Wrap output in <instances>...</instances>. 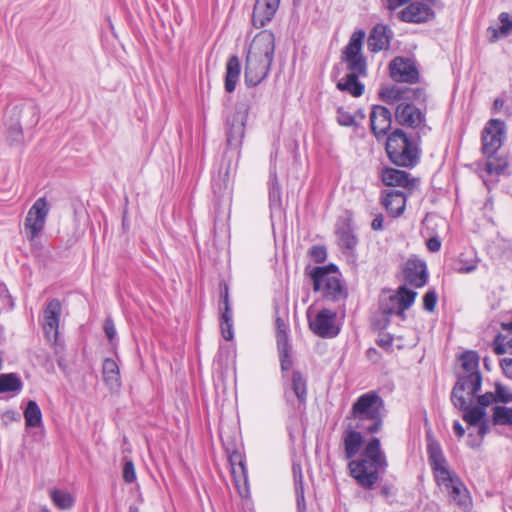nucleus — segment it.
I'll use <instances>...</instances> for the list:
<instances>
[{
    "instance_id": "nucleus-1",
    "label": "nucleus",
    "mask_w": 512,
    "mask_h": 512,
    "mask_svg": "<svg viewBox=\"0 0 512 512\" xmlns=\"http://www.w3.org/2000/svg\"><path fill=\"white\" fill-rule=\"evenodd\" d=\"M365 36V31L362 29L355 30L351 34L341 54V61L346 63L349 73L336 84L339 91L346 92L355 98L362 96L365 91V85L359 81V78L368 75L367 59L362 53Z\"/></svg>"
},
{
    "instance_id": "nucleus-2",
    "label": "nucleus",
    "mask_w": 512,
    "mask_h": 512,
    "mask_svg": "<svg viewBox=\"0 0 512 512\" xmlns=\"http://www.w3.org/2000/svg\"><path fill=\"white\" fill-rule=\"evenodd\" d=\"M426 441L428 461L437 485L445 489L450 501L460 508H467L469 505L468 491L460 478L448 469L442 447L431 431L427 432Z\"/></svg>"
},
{
    "instance_id": "nucleus-3",
    "label": "nucleus",
    "mask_w": 512,
    "mask_h": 512,
    "mask_svg": "<svg viewBox=\"0 0 512 512\" xmlns=\"http://www.w3.org/2000/svg\"><path fill=\"white\" fill-rule=\"evenodd\" d=\"M387 466L386 455L377 437L368 441L360 458L348 463L350 476L364 489H372L379 481L380 473L384 472Z\"/></svg>"
},
{
    "instance_id": "nucleus-4",
    "label": "nucleus",
    "mask_w": 512,
    "mask_h": 512,
    "mask_svg": "<svg viewBox=\"0 0 512 512\" xmlns=\"http://www.w3.org/2000/svg\"><path fill=\"white\" fill-rule=\"evenodd\" d=\"M384 407V400L378 392L368 391L354 401L346 418L356 421L355 428L376 434L383 428Z\"/></svg>"
},
{
    "instance_id": "nucleus-5",
    "label": "nucleus",
    "mask_w": 512,
    "mask_h": 512,
    "mask_svg": "<svg viewBox=\"0 0 512 512\" xmlns=\"http://www.w3.org/2000/svg\"><path fill=\"white\" fill-rule=\"evenodd\" d=\"M419 133L409 136L403 129L396 128L386 139L385 151L389 160L398 167L414 168L420 162Z\"/></svg>"
},
{
    "instance_id": "nucleus-6",
    "label": "nucleus",
    "mask_w": 512,
    "mask_h": 512,
    "mask_svg": "<svg viewBox=\"0 0 512 512\" xmlns=\"http://www.w3.org/2000/svg\"><path fill=\"white\" fill-rule=\"evenodd\" d=\"M427 95L424 100H407L397 104L395 121L404 127L416 130V133L426 134L431 128L427 124Z\"/></svg>"
},
{
    "instance_id": "nucleus-7",
    "label": "nucleus",
    "mask_w": 512,
    "mask_h": 512,
    "mask_svg": "<svg viewBox=\"0 0 512 512\" xmlns=\"http://www.w3.org/2000/svg\"><path fill=\"white\" fill-rule=\"evenodd\" d=\"M250 110V101L246 96L241 97L235 111L226 118V143L229 149L238 150L245 136V126Z\"/></svg>"
},
{
    "instance_id": "nucleus-8",
    "label": "nucleus",
    "mask_w": 512,
    "mask_h": 512,
    "mask_svg": "<svg viewBox=\"0 0 512 512\" xmlns=\"http://www.w3.org/2000/svg\"><path fill=\"white\" fill-rule=\"evenodd\" d=\"M5 115L9 119L23 124L26 129H31L40 120V108L32 98L18 99L8 105Z\"/></svg>"
},
{
    "instance_id": "nucleus-9",
    "label": "nucleus",
    "mask_w": 512,
    "mask_h": 512,
    "mask_svg": "<svg viewBox=\"0 0 512 512\" xmlns=\"http://www.w3.org/2000/svg\"><path fill=\"white\" fill-rule=\"evenodd\" d=\"M506 138V125L500 119H490L481 135L482 153L486 157L496 154L504 143Z\"/></svg>"
},
{
    "instance_id": "nucleus-10",
    "label": "nucleus",
    "mask_w": 512,
    "mask_h": 512,
    "mask_svg": "<svg viewBox=\"0 0 512 512\" xmlns=\"http://www.w3.org/2000/svg\"><path fill=\"white\" fill-rule=\"evenodd\" d=\"M381 100L389 105L399 104L407 100H424L425 90L421 87H406L401 85H392L380 90Z\"/></svg>"
},
{
    "instance_id": "nucleus-11",
    "label": "nucleus",
    "mask_w": 512,
    "mask_h": 512,
    "mask_svg": "<svg viewBox=\"0 0 512 512\" xmlns=\"http://www.w3.org/2000/svg\"><path fill=\"white\" fill-rule=\"evenodd\" d=\"M482 387V375L480 371L461 375L458 377L451 391V402H458L461 406L465 404L464 392L467 390L470 397L476 396Z\"/></svg>"
},
{
    "instance_id": "nucleus-12",
    "label": "nucleus",
    "mask_w": 512,
    "mask_h": 512,
    "mask_svg": "<svg viewBox=\"0 0 512 512\" xmlns=\"http://www.w3.org/2000/svg\"><path fill=\"white\" fill-rule=\"evenodd\" d=\"M337 313L329 309L320 310L314 319L309 318L310 330L321 338H334L340 329L335 325Z\"/></svg>"
},
{
    "instance_id": "nucleus-13",
    "label": "nucleus",
    "mask_w": 512,
    "mask_h": 512,
    "mask_svg": "<svg viewBox=\"0 0 512 512\" xmlns=\"http://www.w3.org/2000/svg\"><path fill=\"white\" fill-rule=\"evenodd\" d=\"M389 70L390 77L396 82L414 84L419 81V70L410 58L395 57L389 64Z\"/></svg>"
},
{
    "instance_id": "nucleus-14",
    "label": "nucleus",
    "mask_w": 512,
    "mask_h": 512,
    "mask_svg": "<svg viewBox=\"0 0 512 512\" xmlns=\"http://www.w3.org/2000/svg\"><path fill=\"white\" fill-rule=\"evenodd\" d=\"M352 223L353 214L350 211H346V216L340 219L335 230L338 246L347 255L354 253L359 242Z\"/></svg>"
},
{
    "instance_id": "nucleus-15",
    "label": "nucleus",
    "mask_w": 512,
    "mask_h": 512,
    "mask_svg": "<svg viewBox=\"0 0 512 512\" xmlns=\"http://www.w3.org/2000/svg\"><path fill=\"white\" fill-rule=\"evenodd\" d=\"M272 62L247 54L244 72L246 86L255 87L260 84L268 76Z\"/></svg>"
},
{
    "instance_id": "nucleus-16",
    "label": "nucleus",
    "mask_w": 512,
    "mask_h": 512,
    "mask_svg": "<svg viewBox=\"0 0 512 512\" xmlns=\"http://www.w3.org/2000/svg\"><path fill=\"white\" fill-rule=\"evenodd\" d=\"M48 203L44 197L38 198L29 209L24 226L30 232V239L36 238L43 230L48 215Z\"/></svg>"
},
{
    "instance_id": "nucleus-17",
    "label": "nucleus",
    "mask_w": 512,
    "mask_h": 512,
    "mask_svg": "<svg viewBox=\"0 0 512 512\" xmlns=\"http://www.w3.org/2000/svg\"><path fill=\"white\" fill-rule=\"evenodd\" d=\"M61 314L62 304L60 300L57 298L48 300L43 311L42 321V328L47 339L57 340Z\"/></svg>"
},
{
    "instance_id": "nucleus-18",
    "label": "nucleus",
    "mask_w": 512,
    "mask_h": 512,
    "mask_svg": "<svg viewBox=\"0 0 512 512\" xmlns=\"http://www.w3.org/2000/svg\"><path fill=\"white\" fill-rule=\"evenodd\" d=\"M275 51V36L270 30H262L253 38L248 55L273 61Z\"/></svg>"
},
{
    "instance_id": "nucleus-19",
    "label": "nucleus",
    "mask_w": 512,
    "mask_h": 512,
    "mask_svg": "<svg viewBox=\"0 0 512 512\" xmlns=\"http://www.w3.org/2000/svg\"><path fill=\"white\" fill-rule=\"evenodd\" d=\"M402 271L406 283L415 288L423 287L427 283V266L421 259L409 258L404 263Z\"/></svg>"
},
{
    "instance_id": "nucleus-20",
    "label": "nucleus",
    "mask_w": 512,
    "mask_h": 512,
    "mask_svg": "<svg viewBox=\"0 0 512 512\" xmlns=\"http://www.w3.org/2000/svg\"><path fill=\"white\" fill-rule=\"evenodd\" d=\"M371 130L377 139L388 134L392 126V113L385 106L375 105L370 113Z\"/></svg>"
},
{
    "instance_id": "nucleus-21",
    "label": "nucleus",
    "mask_w": 512,
    "mask_h": 512,
    "mask_svg": "<svg viewBox=\"0 0 512 512\" xmlns=\"http://www.w3.org/2000/svg\"><path fill=\"white\" fill-rule=\"evenodd\" d=\"M382 182L386 186L403 187L409 190L410 193L419 185V179L413 178L408 172L396 168H385L382 171Z\"/></svg>"
},
{
    "instance_id": "nucleus-22",
    "label": "nucleus",
    "mask_w": 512,
    "mask_h": 512,
    "mask_svg": "<svg viewBox=\"0 0 512 512\" xmlns=\"http://www.w3.org/2000/svg\"><path fill=\"white\" fill-rule=\"evenodd\" d=\"M280 0H256L252 13V24L256 28L266 26L274 17Z\"/></svg>"
},
{
    "instance_id": "nucleus-23",
    "label": "nucleus",
    "mask_w": 512,
    "mask_h": 512,
    "mask_svg": "<svg viewBox=\"0 0 512 512\" xmlns=\"http://www.w3.org/2000/svg\"><path fill=\"white\" fill-rule=\"evenodd\" d=\"M392 37L393 32L387 25L381 23L376 24L368 36V49L373 53L388 50Z\"/></svg>"
},
{
    "instance_id": "nucleus-24",
    "label": "nucleus",
    "mask_w": 512,
    "mask_h": 512,
    "mask_svg": "<svg viewBox=\"0 0 512 512\" xmlns=\"http://www.w3.org/2000/svg\"><path fill=\"white\" fill-rule=\"evenodd\" d=\"M362 432V430L351 425H348L345 429L342 436V443L346 460H354L353 458L360 452L364 444Z\"/></svg>"
},
{
    "instance_id": "nucleus-25",
    "label": "nucleus",
    "mask_w": 512,
    "mask_h": 512,
    "mask_svg": "<svg viewBox=\"0 0 512 512\" xmlns=\"http://www.w3.org/2000/svg\"><path fill=\"white\" fill-rule=\"evenodd\" d=\"M315 292H322L323 298L337 302L347 297V291L339 277H323L319 288Z\"/></svg>"
},
{
    "instance_id": "nucleus-26",
    "label": "nucleus",
    "mask_w": 512,
    "mask_h": 512,
    "mask_svg": "<svg viewBox=\"0 0 512 512\" xmlns=\"http://www.w3.org/2000/svg\"><path fill=\"white\" fill-rule=\"evenodd\" d=\"M406 194L397 189L386 190L382 197V204L392 217H399L406 208Z\"/></svg>"
},
{
    "instance_id": "nucleus-27",
    "label": "nucleus",
    "mask_w": 512,
    "mask_h": 512,
    "mask_svg": "<svg viewBox=\"0 0 512 512\" xmlns=\"http://www.w3.org/2000/svg\"><path fill=\"white\" fill-rule=\"evenodd\" d=\"M103 380L110 390L121 387L119 366L113 358H105L102 365Z\"/></svg>"
},
{
    "instance_id": "nucleus-28",
    "label": "nucleus",
    "mask_w": 512,
    "mask_h": 512,
    "mask_svg": "<svg viewBox=\"0 0 512 512\" xmlns=\"http://www.w3.org/2000/svg\"><path fill=\"white\" fill-rule=\"evenodd\" d=\"M241 73V63L237 55L229 57L226 63L224 88L228 93L235 91Z\"/></svg>"
},
{
    "instance_id": "nucleus-29",
    "label": "nucleus",
    "mask_w": 512,
    "mask_h": 512,
    "mask_svg": "<svg viewBox=\"0 0 512 512\" xmlns=\"http://www.w3.org/2000/svg\"><path fill=\"white\" fill-rule=\"evenodd\" d=\"M455 408L463 411V420L470 426H476L486 416V409L477 405H470L468 399L465 400V404L461 406L458 402H452Z\"/></svg>"
},
{
    "instance_id": "nucleus-30",
    "label": "nucleus",
    "mask_w": 512,
    "mask_h": 512,
    "mask_svg": "<svg viewBox=\"0 0 512 512\" xmlns=\"http://www.w3.org/2000/svg\"><path fill=\"white\" fill-rule=\"evenodd\" d=\"M486 158L487 160L485 162L484 169L489 175H504L509 168V160L507 155L505 154H499L497 152L496 154H493L491 157Z\"/></svg>"
},
{
    "instance_id": "nucleus-31",
    "label": "nucleus",
    "mask_w": 512,
    "mask_h": 512,
    "mask_svg": "<svg viewBox=\"0 0 512 512\" xmlns=\"http://www.w3.org/2000/svg\"><path fill=\"white\" fill-rule=\"evenodd\" d=\"M416 297L417 292L403 285L398 288L396 295H391V301L398 303L399 315H403L404 311L413 305Z\"/></svg>"
},
{
    "instance_id": "nucleus-32",
    "label": "nucleus",
    "mask_w": 512,
    "mask_h": 512,
    "mask_svg": "<svg viewBox=\"0 0 512 512\" xmlns=\"http://www.w3.org/2000/svg\"><path fill=\"white\" fill-rule=\"evenodd\" d=\"M292 472H293V478H294L297 509H298V512H305L306 504H305V498H304V484H303V474H302L301 464L293 462Z\"/></svg>"
},
{
    "instance_id": "nucleus-33",
    "label": "nucleus",
    "mask_w": 512,
    "mask_h": 512,
    "mask_svg": "<svg viewBox=\"0 0 512 512\" xmlns=\"http://www.w3.org/2000/svg\"><path fill=\"white\" fill-rule=\"evenodd\" d=\"M23 416L27 428L41 427L43 424L42 411L37 402L34 400H29L27 402Z\"/></svg>"
},
{
    "instance_id": "nucleus-34",
    "label": "nucleus",
    "mask_w": 512,
    "mask_h": 512,
    "mask_svg": "<svg viewBox=\"0 0 512 512\" xmlns=\"http://www.w3.org/2000/svg\"><path fill=\"white\" fill-rule=\"evenodd\" d=\"M269 206L271 209H281L282 207V191L275 170H270Z\"/></svg>"
},
{
    "instance_id": "nucleus-35",
    "label": "nucleus",
    "mask_w": 512,
    "mask_h": 512,
    "mask_svg": "<svg viewBox=\"0 0 512 512\" xmlns=\"http://www.w3.org/2000/svg\"><path fill=\"white\" fill-rule=\"evenodd\" d=\"M291 389L297 397L299 404L305 405L307 400V381L303 374L294 370L291 375Z\"/></svg>"
},
{
    "instance_id": "nucleus-36",
    "label": "nucleus",
    "mask_w": 512,
    "mask_h": 512,
    "mask_svg": "<svg viewBox=\"0 0 512 512\" xmlns=\"http://www.w3.org/2000/svg\"><path fill=\"white\" fill-rule=\"evenodd\" d=\"M339 269L337 265L330 263L325 266H316L309 272V277L313 282V290H317L319 288V283L322 281L323 277H338Z\"/></svg>"
},
{
    "instance_id": "nucleus-37",
    "label": "nucleus",
    "mask_w": 512,
    "mask_h": 512,
    "mask_svg": "<svg viewBox=\"0 0 512 512\" xmlns=\"http://www.w3.org/2000/svg\"><path fill=\"white\" fill-rule=\"evenodd\" d=\"M50 499L59 510H69L75 504L73 495L65 490L54 488L50 490Z\"/></svg>"
},
{
    "instance_id": "nucleus-38",
    "label": "nucleus",
    "mask_w": 512,
    "mask_h": 512,
    "mask_svg": "<svg viewBox=\"0 0 512 512\" xmlns=\"http://www.w3.org/2000/svg\"><path fill=\"white\" fill-rule=\"evenodd\" d=\"M23 383L16 373L0 374V393L20 392Z\"/></svg>"
},
{
    "instance_id": "nucleus-39",
    "label": "nucleus",
    "mask_w": 512,
    "mask_h": 512,
    "mask_svg": "<svg viewBox=\"0 0 512 512\" xmlns=\"http://www.w3.org/2000/svg\"><path fill=\"white\" fill-rule=\"evenodd\" d=\"M6 138L10 144H20L23 141V124L9 119L5 115Z\"/></svg>"
},
{
    "instance_id": "nucleus-40",
    "label": "nucleus",
    "mask_w": 512,
    "mask_h": 512,
    "mask_svg": "<svg viewBox=\"0 0 512 512\" xmlns=\"http://www.w3.org/2000/svg\"><path fill=\"white\" fill-rule=\"evenodd\" d=\"M493 425L509 426L512 428V407L496 405L492 408Z\"/></svg>"
},
{
    "instance_id": "nucleus-41",
    "label": "nucleus",
    "mask_w": 512,
    "mask_h": 512,
    "mask_svg": "<svg viewBox=\"0 0 512 512\" xmlns=\"http://www.w3.org/2000/svg\"><path fill=\"white\" fill-rule=\"evenodd\" d=\"M462 368L467 372V374L473 373L474 371H479V356L475 351H465L460 356Z\"/></svg>"
},
{
    "instance_id": "nucleus-42",
    "label": "nucleus",
    "mask_w": 512,
    "mask_h": 512,
    "mask_svg": "<svg viewBox=\"0 0 512 512\" xmlns=\"http://www.w3.org/2000/svg\"><path fill=\"white\" fill-rule=\"evenodd\" d=\"M228 182V171H226L224 174L219 172L217 176H214L212 178V190L214 194L219 198L224 197V195L228 192Z\"/></svg>"
},
{
    "instance_id": "nucleus-43",
    "label": "nucleus",
    "mask_w": 512,
    "mask_h": 512,
    "mask_svg": "<svg viewBox=\"0 0 512 512\" xmlns=\"http://www.w3.org/2000/svg\"><path fill=\"white\" fill-rule=\"evenodd\" d=\"M477 268V260L475 257L468 258L465 254H461L456 262L455 270L459 273H470Z\"/></svg>"
},
{
    "instance_id": "nucleus-44",
    "label": "nucleus",
    "mask_w": 512,
    "mask_h": 512,
    "mask_svg": "<svg viewBox=\"0 0 512 512\" xmlns=\"http://www.w3.org/2000/svg\"><path fill=\"white\" fill-rule=\"evenodd\" d=\"M499 21L501 23L499 29H492L493 40H497L499 38L498 33L506 36L512 30V19L508 13L502 12L499 15Z\"/></svg>"
},
{
    "instance_id": "nucleus-45",
    "label": "nucleus",
    "mask_w": 512,
    "mask_h": 512,
    "mask_svg": "<svg viewBox=\"0 0 512 512\" xmlns=\"http://www.w3.org/2000/svg\"><path fill=\"white\" fill-rule=\"evenodd\" d=\"M494 395L496 398V403H511L512 402V392L501 382L494 383Z\"/></svg>"
},
{
    "instance_id": "nucleus-46",
    "label": "nucleus",
    "mask_w": 512,
    "mask_h": 512,
    "mask_svg": "<svg viewBox=\"0 0 512 512\" xmlns=\"http://www.w3.org/2000/svg\"><path fill=\"white\" fill-rule=\"evenodd\" d=\"M336 113L337 122L339 125L344 127H351L356 125L355 117L346 111L343 107H338Z\"/></svg>"
},
{
    "instance_id": "nucleus-47",
    "label": "nucleus",
    "mask_w": 512,
    "mask_h": 512,
    "mask_svg": "<svg viewBox=\"0 0 512 512\" xmlns=\"http://www.w3.org/2000/svg\"><path fill=\"white\" fill-rule=\"evenodd\" d=\"M104 333L112 346L117 344V332L114 321L111 317H107L103 324Z\"/></svg>"
},
{
    "instance_id": "nucleus-48",
    "label": "nucleus",
    "mask_w": 512,
    "mask_h": 512,
    "mask_svg": "<svg viewBox=\"0 0 512 512\" xmlns=\"http://www.w3.org/2000/svg\"><path fill=\"white\" fill-rule=\"evenodd\" d=\"M437 293L434 289H429L423 297V308L428 312H433L437 304Z\"/></svg>"
},
{
    "instance_id": "nucleus-49",
    "label": "nucleus",
    "mask_w": 512,
    "mask_h": 512,
    "mask_svg": "<svg viewBox=\"0 0 512 512\" xmlns=\"http://www.w3.org/2000/svg\"><path fill=\"white\" fill-rule=\"evenodd\" d=\"M123 480L129 484L136 480L135 466L133 461L130 459H125L123 466Z\"/></svg>"
},
{
    "instance_id": "nucleus-50",
    "label": "nucleus",
    "mask_w": 512,
    "mask_h": 512,
    "mask_svg": "<svg viewBox=\"0 0 512 512\" xmlns=\"http://www.w3.org/2000/svg\"><path fill=\"white\" fill-rule=\"evenodd\" d=\"M309 255L316 263H323L327 258V249L322 245H314L310 248Z\"/></svg>"
},
{
    "instance_id": "nucleus-51",
    "label": "nucleus",
    "mask_w": 512,
    "mask_h": 512,
    "mask_svg": "<svg viewBox=\"0 0 512 512\" xmlns=\"http://www.w3.org/2000/svg\"><path fill=\"white\" fill-rule=\"evenodd\" d=\"M278 353L291 352L292 346L289 342L288 333L276 334Z\"/></svg>"
},
{
    "instance_id": "nucleus-52",
    "label": "nucleus",
    "mask_w": 512,
    "mask_h": 512,
    "mask_svg": "<svg viewBox=\"0 0 512 512\" xmlns=\"http://www.w3.org/2000/svg\"><path fill=\"white\" fill-rule=\"evenodd\" d=\"M506 337L502 334H498L493 341V350L496 355H503L508 352V348L506 342H504Z\"/></svg>"
},
{
    "instance_id": "nucleus-53",
    "label": "nucleus",
    "mask_w": 512,
    "mask_h": 512,
    "mask_svg": "<svg viewBox=\"0 0 512 512\" xmlns=\"http://www.w3.org/2000/svg\"><path fill=\"white\" fill-rule=\"evenodd\" d=\"M0 300H2L4 305L9 309L14 308V299L3 282H0Z\"/></svg>"
},
{
    "instance_id": "nucleus-54",
    "label": "nucleus",
    "mask_w": 512,
    "mask_h": 512,
    "mask_svg": "<svg viewBox=\"0 0 512 512\" xmlns=\"http://www.w3.org/2000/svg\"><path fill=\"white\" fill-rule=\"evenodd\" d=\"M2 423L7 426L12 422H19L21 420V415L18 411L10 409L3 412L1 416Z\"/></svg>"
},
{
    "instance_id": "nucleus-55",
    "label": "nucleus",
    "mask_w": 512,
    "mask_h": 512,
    "mask_svg": "<svg viewBox=\"0 0 512 512\" xmlns=\"http://www.w3.org/2000/svg\"><path fill=\"white\" fill-rule=\"evenodd\" d=\"M476 396H477V403H478L477 406L483 407L484 409H486V407H488L492 403H496V398H495L494 392H486L482 395L477 394Z\"/></svg>"
},
{
    "instance_id": "nucleus-56",
    "label": "nucleus",
    "mask_w": 512,
    "mask_h": 512,
    "mask_svg": "<svg viewBox=\"0 0 512 512\" xmlns=\"http://www.w3.org/2000/svg\"><path fill=\"white\" fill-rule=\"evenodd\" d=\"M220 328L222 336L225 340L230 341L233 339V320L220 321Z\"/></svg>"
},
{
    "instance_id": "nucleus-57",
    "label": "nucleus",
    "mask_w": 512,
    "mask_h": 512,
    "mask_svg": "<svg viewBox=\"0 0 512 512\" xmlns=\"http://www.w3.org/2000/svg\"><path fill=\"white\" fill-rule=\"evenodd\" d=\"M381 311L384 315H387V316H391L393 314L399 315L398 303H393L391 301V296H390L385 303L381 304Z\"/></svg>"
},
{
    "instance_id": "nucleus-58",
    "label": "nucleus",
    "mask_w": 512,
    "mask_h": 512,
    "mask_svg": "<svg viewBox=\"0 0 512 512\" xmlns=\"http://www.w3.org/2000/svg\"><path fill=\"white\" fill-rule=\"evenodd\" d=\"M282 372H287L293 365L291 352L278 353Z\"/></svg>"
},
{
    "instance_id": "nucleus-59",
    "label": "nucleus",
    "mask_w": 512,
    "mask_h": 512,
    "mask_svg": "<svg viewBox=\"0 0 512 512\" xmlns=\"http://www.w3.org/2000/svg\"><path fill=\"white\" fill-rule=\"evenodd\" d=\"M500 367L503 371V374L512 380V358H503L500 361Z\"/></svg>"
},
{
    "instance_id": "nucleus-60",
    "label": "nucleus",
    "mask_w": 512,
    "mask_h": 512,
    "mask_svg": "<svg viewBox=\"0 0 512 512\" xmlns=\"http://www.w3.org/2000/svg\"><path fill=\"white\" fill-rule=\"evenodd\" d=\"M427 249L431 252H438L441 248V240L437 236L430 237L426 242Z\"/></svg>"
},
{
    "instance_id": "nucleus-61",
    "label": "nucleus",
    "mask_w": 512,
    "mask_h": 512,
    "mask_svg": "<svg viewBox=\"0 0 512 512\" xmlns=\"http://www.w3.org/2000/svg\"><path fill=\"white\" fill-rule=\"evenodd\" d=\"M411 0H386V8L390 11V12H393L395 11L397 8L403 6V5H406L408 3H410Z\"/></svg>"
},
{
    "instance_id": "nucleus-62",
    "label": "nucleus",
    "mask_w": 512,
    "mask_h": 512,
    "mask_svg": "<svg viewBox=\"0 0 512 512\" xmlns=\"http://www.w3.org/2000/svg\"><path fill=\"white\" fill-rule=\"evenodd\" d=\"M231 308L230 301H229V290L228 287L224 286V291L221 292V300L219 303V309L220 308Z\"/></svg>"
},
{
    "instance_id": "nucleus-63",
    "label": "nucleus",
    "mask_w": 512,
    "mask_h": 512,
    "mask_svg": "<svg viewBox=\"0 0 512 512\" xmlns=\"http://www.w3.org/2000/svg\"><path fill=\"white\" fill-rule=\"evenodd\" d=\"M384 216L382 214H378L371 223V228L374 231L383 230Z\"/></svg>"
},
{
    "instance_id": "nucleus-64",
    "label": "nucleus",
    "mask_w": 512,
    "mask_h": 512,
    "mask_svg": "<svg viewBox=\"0 0 512 512\" xmlns=\"http://www.w3.org/2000/svg\"><path fill=\"white\" fill-rule=\"evenodd\" d=\"M275 325H276V334L287 333L288 326H287L286 322L281 317L276 318Z\"/></svg>"
}]
</instances>
